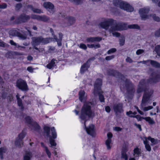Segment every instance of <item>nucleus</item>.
<instances>
[{"mask_svg":"<svg viewBox=\"0 0 160 160\" xmlns=\"http://www.w3.org/2000/svg\"><path fill=\"white\" fill-rule=\"evenodd\" d=\"M123 104L122 102H119L114 104L113 105V109L116 116H118V113L123 112Z\"/></svg>","mask_w":160,"mask_h":160,"instance_id":"8","label":"nucleus"},{"mask_svg":"<svg viewBox=\"0 0 160 160\" xmlns=\"http://www.w3.org/2000/svg\"><path fill=\"white\" fill-rule=\"evenodd\" d=\"M111 142V139H108L106 140L105 143L108 149H110L111 148V147L110 145Z\"/></svg>","mask_w":160,"mask_h":160,"instance_id":"36","label":"nucleus"},{"mask_svg":"<svg viewBox=\"0 0 160 160\" xmlns=\"http://www.w3.org/2000/svg\"><path fill=\"white\" fill-rule=\"evenodd\" d=\"M34 13L40 14L41 13H42L43 12L41 9H38V8H34L33 11Z\"/></svg>","mask_w":160,"mask_h":160,"instance_id":"44","label":"nucleus"},{"mask_svg":"<svg viewBox=\"0 0 160 160\" xmlns=\"http://www.w3.org/2000/svg\"><path fill=\"white\" fill-rule=\"evenodd\" d=\"M100 45L99 44H91V48H100Z\"/></svg>","mask_w":160,"mask_h":160,"instance_id":"47","label":"nucleus"},{"mask_svg":"<svg viewBox=\"0 0 160 160\" xmlns=\"http://www.w3.org/2000/svg\"><path fill=\"white\" fill-rule=\"evenodd\" d=\"M144 52V50H143L139 49L136 52V54L137 55H140V54Z\"/></svg>","mask_w":160,"mask_h":160,"instance_id":"51","label":"nucleus"},{"mask_svg":"<svg viewBox=\"0 0 160 160\" xmlns=\"http://www.w3.org/2000/svg\"><path fill=\"white\" fill-rule=\"evenodd\" d=\"M7 151V149L4 148H0V157L1 159H3V154L5 153Z\"/></svg>","mask_w":160,"mask_h":160,"instance_id":"34","label":"nucleus"},{"mask_svg":"<svg viewBox=\"0 0 160 160\" xmlns=\"http://www.w3.org/2000/svg\"><path fill=\"white\" fill-rule=\"evenodd\" d=\"M90 118V102H85L82 107L80 118L82 120H84L85 129L87 133L90 134V126H86V122Z\"/></svg>","mask_w":160,"mask_h":160,"instance_id":"3","label":"nucleus"},{"mask_svg":"<svg viewBox=\"0 0 160 160\" xmlns=\"http://www.w3.org/2000/svg\"><path fill=\"white\" fill-rule=\"evenodd\" d=\"M133 151L135 154H136L137 155H139L141 154L140 149H139L138 148H135Z\"/></svg>","mask_w":160,"mask_h":160,"instance_id":"42","label":"nucleus"},{"mask_svg":"<svg viewBox=\"0 0 160 160\" xmlns=\"http://www.w3.org/2000/svg\"><path fill=\"white\" fill-rule=\"evenodd\" d=\"M153 108V107L152 106H149L148 107H145L143 110L144 111H147L149 110H150Z\"/></svg>","mask_w":160,"mask_h":160,"instance_id":"59","label":"nucleus"},{"mask_svg":"<svg viewBox=\"0 0 160 160\" xmlns=\"http://www.w3.org/2000/svg\"><path fill=\"white\" fill-rule=\"evenodd\" d=\"M25 135V133L23 132H22L18 135V137L16 138L15 142L16 146L19 148L22 147L23 143V139Z\"/></svg>","mask_w":160,"mask_h":160,"instance_id":"11","label":"nucleus"},{"mask_svg":"<svg viewBox=\"0 0 160 160\" xmlns=\"http://www.w3.org/2000/svg\"><path fill=\"white\" fill-rule=\"evenodd\" d=\"M107 72L108 75L120 78L122 80H124L123 79L125 78V77L123 75L113 69H108L107 70Z\"/></svg>","mask_w":160,"mask_h":160,"instance_id":"9","label":"nucleus"},{"mask_svg":"<svg viewBox=\"0 0 160 160\" xmlns=\"http://www.w3.org/2000/svg\"><path fill=\"white\" fill-rule=\"evenodd\" d=\"M102 84V79L98 78L95 82L93 93L95 96L98 95L99 100L101 102H105V98L103 95L102 94L103 92L101 89Z\"/></svg>","mask_w":160,"mask_h":160,"instance_id":"4","label":"nucleus"},{"mask_svg":"<svg viewBox=\"0 0 160 160\" xmlns=\"http://www.w3.org/2000/svg\"><path fill=\"white\" fill-rule=\"evenodd\" d=\"M22 7V5L21 3H18L15 6V10L16 11H19Z\"/></svg>","mask_w":160,"mask_h":160,"instance_id":"40","label":"nucleus"},{"mask_svg":"<svg viewBox=\"0 0 160 160\" xmlns=\"http://www.w3.org/2000/svg\"><path fill=\"white\" fill-rule=\"evenodd\" d=\"M151 64L153 67L156 68H160V64L155 61L152 60L151 61Z\"/></svg>","mask_w":160,"mask_h":160,"instance_id":"30","label":"nucleus"},{"mask_svg":"<svg viewBox=\"0 0 160 160\" xmlns=\"http://www.w3.org/2000/svg\"><path fill=\"white\" fill-rule=\"evenodd\" d=\"M148 82H148H146L145 79L141 80L139 82L137 90L138 93L144 92L142 100L143 103H146L149 100L153 92L152 90H149Z\"/></svg>","mask_w":160,"mask_h":160,"instance_id":"2","label":"nucleus"},{"mask_svg":"<svg viewBox=\"0 0 160 160\" xmlns=\"http://www.w3.org/2000/svg\"><path fill=\"white\" fill-rule=\"evenodd\" d=\"M76 19L73 17L68 16L63 20L62 24L64 26H69L73 25L75 22Z\"/></svg>","mask_w":160,"mask_h":160,"instance_id":"13","label":"nucleus"},{"mask_svg":"<svg viewBox=\"0 0 160 160\" xmlns=\"http://www.w3.org/2000/svg\"><path fill=\"white\" fill-rule=\"evenodd\" d=\"M117 51L116 49L115 48H112L109 50L107 52V53L108 54H110L111 53H114L116 52Z\"/></svg>","mask_w":160,"mask_h":160,"instance_id":"45","label":"nucleus"},{"mask_svg":"<svg viewBox=\"0 0 160 160\" xmlns=\"http://www.w3.org/2000/svg\"><path fill=\"white\" fill-rule=\"evenodd\" d=\"M25 119L29 126H30L33 123L32 122L35 121L31 117L29 116H26L25 118Z\"/></svg>","mask_w":160,"mask_h":160,"instance_id":"26","label":"nucleus"},{"mask_svg":"<svg viewBox=\"0 0 160 160\" xmlns=\"http://www.w3.org/2000/svg\"><path fill=\"white\" fill-rule=\"evenodd\" d=\"M51 132L52 137L49 138L50 143L51 144L50 147H52L53 146H56L57 143L55 142L54 139H56L57 137V134L56 132L55 129L54 127L51 128Z\"/></svg>","mask_w":160,"mask_h":160,"instance_id":"14","label":"nucleus"},{"mask_svg":"<svg viewBox=\"0 0 160 160\" xmlns=\"http://www.w3.org/2000/svg\"><path fill=\"white\" fill-rule=\"evenodd\" d=\"M55 61L56 60L55 59H52L50 62L47 65L46 67L49 69H51L54 66L55 63Z\"/></svg>","mask_w":160,"mask_h":160,"instance_id":"29","label":"nucleus"},{"mask_svg":"<svg viewBox=\"0 0 160 160\" xmlns=\"http://www.w3.org/2000/svg\"><path fill=\"white\" fill-rule=\"evenodd\" d=\"M155 36L158 37H160V28L159 29L156 31L154 33Z\"/></svg>","mask_w":160,"mask_h":160,"instance_id":"48","label":"nucleus"},{"mask_svg":"<svg viewBox=\"0 0 160 160\" xmlns=\"http://www.w3.org/2000/svg\"><path fill=\"white\" fill-rule=\"evenodd\" d=\"M43 6L45 8L49 9L51 10L52 13H53L54 12L53 10L54 8V5L50 2H44L43 3Z\"/></svg>","mask_w":160,"mask_h":160,"instance_id":"20","label":"nucleus"},{"mask_svg":"<svg viewBox=\"0 0 160 160\" xmlns=\"http://www.w3.org/2000/svg\"><path fill=\"white\" fill-rule=\"evenodd\" d=\"M122 128L119 127H116L114 128V130L116 131H121L122 130Z\"/></svg>","mask_w":160,"mask_h":160,"instance_id":"62","label":"nucleus"},{"mask_svg":"<svg viewBox=\"0 0 160 160\" xmlns=\"http://www.w3.org/2000/svg\"><path fill=\"white\" fill-rule=\"evenodd\" d=\"M145 147L146 149H147V150L149 152H150L151 151V147L149 144L146 145V146H145Z\"/></svg>","mask_w":160,"mask_h":160,"instance_id":"58","label":"nucleus"},{"mask_svg":"<svg viewBox=\"0 0 160 160\" xmlns=\"http://www.w3.org/2000/svg\"><path fill=\"white\" fill-rule=\"evenodd\" d=\"M7 7L6 4L5 3L0 4V9H4L6 8Z\"/></svg>","mask_w":160,"mask_h":160,"instance_id":"56","label":"nucleus"},{"mask_svg":"<svg viewBox=\"0 0 160 160\" xmlns=\"http://www.w3.org/2000/svg\"><path fill=\"white\" fill-rule=\"evenodd\" d=\"M40 15H35L34 14H32L31 15L30 18L33 19H37V20L39 21Z\"/></svg>","mask_w":160,"mask_h":160,"instance_id":"37","label":"nucleus"},{"mask_svg":"<svg viewBox=\"0 0 160 160\" xmlns=\"http://www.w3.org/2000/svg\"><path fill=\"white\" fill-rule=\"evenodd\" d=\"M99 26L106 30L108 29L111 26L110 31L113 32L116 31L125 30L127 28V24L122 22H118L116 20L112 19H108L99 23Z\"/></svg>","mask_w":160,"mask_h":160,"instance_id":"1","label":"nucleus"},{"mask_svg":"<svg viewBox=\"0 0 160 160\" xmlns=\"http://www.w3.org/2000/svg\"><path fill=\"white\" fill-rule=\"evenodd\" d=\"M128 27L131 29H135L138 30L140 29V27L137 24H134L129 25Z\"/></svg>","mask_w":160,"mask_h":160,"instance_id":"31","label":"nucleus"},{"mask_svg":"<svg viewBox=\"0 0 160 160\" xmlns=\"http://www.w3.org/2000/svg\"><path fill=\"white\" fill-rule=\"evenodd\" d=\"M79 99L80 101L82 102L86 99V96L85 93L84 91L81 90L79 92Z\"/></svg>","mask_w":160,"mask_h":160,"instance_id":"23","label":"nucleus"},{"mask_svg":"<svg viewBox=\"0 0 160 160\" xmlns=\"http://www.w3.org/2000/svg\"><path fill=\"white\" fill-rule=\"evenodd\" d=\"M158 55L160 56V45H158L156 46L155 49Z\"/></svg>","mask_w":160,"mask_h":160,"instance_id":"38","label":"nucleus"},{"mask_svg":"<svg viewBox=\"0 0 160 160\" xmlns=\"http://www.w3.org/2000/svg\"><path fill=\"white\" fill-rule=\"evenodd\" d=\"M39 21L44 22H49L50 21L49 17L46 15L40 16Z\"/></svg>","mask_w":160,"mask_h":160,"instance_id":"24","label":"nucleus"},{"mask_svg":"<svg viewBox=\"0 0 160 160\" xmlns=\"http://www.w3.org/2000/svg\"><path fill=\"white\" fill-rule=\"evenodd\" d=\"M102 39V38L100 37H91V42H100Z\"/></svg>","mask_w":160,"mask_h":160,"instance_id":"33","label":"nucleus"},{"mask_svg":"<svg viewBox=\"0 0 160 160\" xmlns=\"http://www.w3.org/2000/svg\"><path fill=\"white\" fill-rule=\"evenodd\" d=\"M105 109L106 111L108 113H109L111 111V108L109 106H106Z\"/></svg>","mask_w":160,"mask_h":160,"instance_id":"64","label":"nucleus"},{"mask_svg":"<svg viewBox=\"0 0 160 160\" xmlns=\"http://www.w3.org/2000/svg\"><path fill=\"white\" fill-rule=\"evenodd\" d=\"M41 36L33 37L32 38L31 43L32 45L38 46L39 45L41 42Z\"/></svg>","mask_w":160,"mask_h":160,"instance_id":"19","label":"nucleus"},{"mask_svg":"<svg viewBox=\"0 0 160 160\" xmlns=\"http://www.w3.org/2000/svg\"><path fill=\"white\" fill-rule=\"evenodd\" d=\"M17 36L22 40H25L27 38V36L26 35H23L20 33H18Z\"/></svg>","mask_w":160,"mask_h":160,"instance_id":"39","label":"nucleus"},{"mask_svg":"<svg viewBox=\"0 0 160 160\" xmlns=\"http://www.w3.org/2000/svg\"><path fill=\"white\" fill-rule=\"evenodd\" d=\"M152 18H153V20L157 22H160V18L158 16H157L155 14H154L152 16Z\"/></svg>","mask_w":160,"mask_h":160,"instance_id":"41","label":"nucleus"},{"mask_svg":"<svg viewBox=\"0 0 160 160\" xmlns=\"http://www.w3.org/2000/svg\"><path fill=\"white\" fill-rule=\"evenodd\" d=\"M121 158L125 160H128V157L126 153H121Z\"/></svg>","mask_w":160,"mask_h":160,"instance_id":"49","label":"nucleus"},{"mask_svg":"<svg viewBox=\"0 0 160 160\" xmlns=\"http://www.w3.org/2000/svg\"><path fill=\"white\" fill-rule=\"evenodd\" d=\"M123 88L126 90L127 98L132 99L134 96L135 89L133 84L129 79H126L124 81Z\"/></svg>","mask_w":160,"mask_h":160,"instance_id":"5","label":"nucleus"},{"mask_svg":"<svg viewBox=\"0 0 160 160\" xmlns=\"http://www.w3.org/2000/svg\"><path fill=\"white\" fill-rule=\"evenodd\" d=\"M115 57V55H112L111 56H107L105 58V60L107 61H109L110 60L112 59L113 58H114Z\"/></svg>","mask_w":160,"mask_h":160,"instance_id":"46","label":"nucleus"},{"mask_svg":"<svg viewBox=\"0 0 160 160\" xmlns=\"http://www.w3.org/2000/svg\"><path fill=\"white\" fill-rule=\"evenodd\" d=\"M151 76L152 78L148 80V82L152 80L154 82H157L160 80V73L154 72L151 73Z\"/></svg>","mask_w":160,"mask_h":160,"instance_id":"17","label":"nucleus"},{"mask_svg":"<svg viewBox=\"0 0 160 160\" xmlns=\"http://www.w3.org/2000/svg\"><path fill=\"white\" fill-rule=\"evenodd\" d=\"M112 35L113 36H115L116 37H119L120 36V34L118 32H114L112 33Z\"/></svg>","mask_w":160,"mask_h":160,"instance_id":"63","label":"nucleus"},{"mask_svg":"<svg viewBox=\"0 0 160 160\" xmlns=\"http://www.w3.org/2000/svg\"><path fill=\"white\" fill-rule=\"evenodd\" d=\"M95 127L93 124L91 125V136L92 137H95L96 135Z\"/></svg>","mask_w":160,"mask_h":160,"instance_id":"28","label":"nucleus"},{"mask_svg":"<svg viewBox=\"0 0 160 160\" xmlns=\"http://www.w3.org/2000/svg\"><path fill=\"white\" fill-rule=\"evenodd\" d=\"M16 86L19 89L23 91H27L29 90L26 82L21 78L17 80Z\"/></svg>","mask_w":160,"mask_h":160,"instance_id":"7","label":"nucleus"},{"mask_svg":"<svg viewBox=\"0 0 160 160\" xmlns=\"http://www.w3.org/2000/svg\"><path fill=\"white\" fill-rule=\"evenodd\" d=\"M32 157V154L30 152L26 151L24 157V160H30Z\"/></svg>","mask_w":160,"mask_h":160,"instance_id":"25","label":"nucleus"},{"mask_svg":"<svg viewBox=\"0 0 160 160\" xmlns=\"http://www.w3.org/2000/svg\"><path fill=\"white\" fill-rule=\"evenodd\" d=\"M10 42L12 45L15 46L18 49H19V47H20V45H18L16 43L14 42L12 40H10Z\"/></svg>","mask_w":160,"mask_h":160,"instance_id":"43","label":"nucleus"},{"mask_svg":"<svg viewBox=\"0 0 160 160\" xmlns=\"http://www.w3.org/2000/svg\"><path fill=\"white\" fill-rule=\"evenodd\" d=\"M125 38L124 37H121L119 39V44L120 46H123L125 44Z\"/></svg>","mask_w":160,"mask_h":160,"instance_id":"35","label":"nucleus"},{"mask_svg":"<svg viewBox=\"0 0 160 160\" xmlns=\"http://www.w3.org/2000/svg\"><path fill=\"white\" fill-rule=\"evenodd\" d=\"M79 47L84 50L86 49L87 48L86 45L85 44L83 43H81L80 44Z\"/></svg>","mask_w":160,"mask_h":160,"instance_id":"55","label":"nucleus"},{"mask_svg":"<svg viewBox=\"0 0 160 160\" xmlns=\"http://www.w3.org/2000/svg\"><path fill=\"white\" fill-rule=\"evenodd\" d=\"M29 127L33 132L37 133L40 135L42 134V129L40 126L35 121Z\"/></svg>","mask_w":160,"mask_h":160,"instance_id":"12","label":"nucleus"},{"mask_svg":"<svg viewBox=\"0 0 160 160\" xmlns=\"http://www.w3.org/2000/svg\"><path fill=\"white\" fill-rule=\"evenodd\" d=\"M43 131H42V134L45 138H49L52 137L51 128L47 126H44L43 127Z\"/></svg>","mask_w":160,"mask_h":160,"instance_id":"15","label":"nucleus"},{"mask_svg":"<svg viewBox=\"0 0 160 160\" xmlns=\"http://www.w3.org/2000/svg\"><path fill=\"white\" fill-rule=\"evenodd\" d=\"M45 150L48 157L50 158L51 155V153L48 149L47 147H45Z\"/></svg>","mask_w":160,"mask_h":160,"instance_id":"52","label":"nucleus"},{"mask_svg":"<svg viewBox=\"0 0 160 160\" xmlns=\"http://www.w3.org/2000/svg\"><path fill=\"white\" fill-rule=\"evenodd\" d=\"M128 150L126 146H123L122 148L121 153H126Z\"/></svg>","mask_w":160,"mask_h":160,"instance_id":"53","label":"nucleus"},{"mask_svg":"<svg viewBox=\"0 0 160 160\" xmlns=\"http://www.w3.org/2000/svg\"><path fill=\"white\" fill-rule=\"evenodd\" d=\"M19 94L18 93L16 95V97L17 100V102L18 105L21 107V109H23V107L22 102L21 99L19 97Z\"/></svg>","mask_w":160,"mask_h":160,"instance_id":"27","label":"nucleus"},{"mask_svg":"<svg viewBox=\"0 0 160 160\" xmlns=\"http://www.w3.org/2000/svg\"><path fill=\"white\" fill-rule=\"evenodd\" d=\"M90 60L88 59L86 62L84 63L80 69V73L81 74H83L86 71L88 70L90 67Z\"/></svg>","mask_w":160,"mask_h":160,"instance_id":"18","label":"nucleus"},{"mask_svg":"<svg viewBox=\"0 0 160 160\" xmlns=\"http://www.w3.org/2000/svg\"><path fill=\"white\" fill-rule=\"evenodd\" d=\"M30 18V16L23 13L21 14L15 20L16 23L18 24L28 22Z\"/></svg>","mask_w":160,"mask_h":160,"instance_id":"10","label":"nucleus"},{"mask_svg":"<svg viewBox=\"0 0 160 160\" xmlns=\"http://www.w3.org/2000/svg\"><path fill=\"white\" fill-rule=\"evenodd\" d=\"M134 125L136 126L137 128H138L140 131H141L142 130V129L141 128V126L139 124H137L136 123H134Z\"/></svg>","mask_w":160,"mask_h":160,"instance_id":"61","label":"nucleus"},{"mask_svg":"<svg viewBox=\"0 0 160 160\" xmlns=\"http://www.w3.org/2000/svg\"><path fill=\"white\" fill-rule=\"evenodd\" d=\"M62 37L63 34L61 32L59 33V39L57 38L56 36H54V39H55L56 41L57 42V44L58 46H60L62 45L61 42L62 40Z\"/></svg>","mask_w":160,"mask_h":160,"instance_id":"21","label":"nucleus"},{"mask_svg":"<svg viewBox=\"0 0 160 160\" xmlns=\"http://www.w3.org/2000/svg\"><path fill=\"white\" fill-rule=\"evenodd\" d=\"M113 5L117 7L120 8L128 12H132L134 10L133 8L127 2L119 0H113Z\"/></svg>","mask_w":160,"mask_h":160,"instance_id":"6","label":"nucleus"},{"mask_svg":"<svg viewBox=\"0 0 160 160\" xmlns=\"http://www.w3.org/2000/svg\"><path fill=\"white\" fill-rule=\"evenodd\" d=\"M52 38H44L42 36H41V42L43 44H46L52 41Z\"/></svg>","mask_w":160,"mask_h":160,"instance_id":"22","label":"nucleus"},{"mask_svg":"<svg viewBox=\"0 0 160 160\" xmlns=\"http://www.w3.org/2000/svg\"><path fill=\"white\" fill-rule=\"evenodd\" d=\"M126 61L127 62H128L130 63H132L133 62L132 60L129 57H128L126 58Z\"/></svg>","mask_w":160,"mask_h":160,"instance_id":"57","label":"nucleus"},{"mask_svg":"<svg viewBox=\"0 0 160 160\" xmlns=\"http://www.w3.org/2000/svg\"><path fill=\"white\" fill-rule=\"evenodd\" d=\"M55 50V48L54 47H50L48 49V52H49L52 53V52Z\"/></svg>","mask_w":160,"mask_h":160,"instance_id":"60","label":"nucleus"},{"mask_svg":"<svg viewBox=\"0 0 160 160\" xmlns=\"http://www.w3.org/2000/svg\"><path fill=\"white\" fill-rule=\"evenodd\" d=\"M11 54L13 55H17V56H20L22 55L23 54L22 53H20L19 52H12L11 53Z\"/></svg>","mask_w":160,"mask_h":160,"instance_id":"50","label":"nucleus"},{"mask_svg":"<svg viewBox=\"0 0 160 160\" xmlns=\"http://www.w3.org/2000/svg\"><path fill=\"white\" fill-rule=\"evenodd\" d=\"M143 119L145 120L146 121L148 122L150 124H153L155 123L154 121L150 117H145Z\"/></svg>","mask_w":160,"mask_h":160,"instance_id":"32","label":"nucleus"},{"mask_svg":"<svg viewBox=\"0 0 160 160\" xmlns=\"http://www.w3.org/2000/svg\"><path fill=\"white\" fill-rule=\"evenodd\" d=\"M149 10V9L148 8H142L139 9V13L141 20H145L148 18V14Z\"/></svg>","mask_w":160,"mask_h":160,"instance_id":"16","label":"nucleus"},{"mask_svg":"<svg viewBox=\"0 0 160 160\" xmlns=\"http://www.w3.org/2000/svg\"><path fill=\"white\" fill-rule=\"evenodd\" d=\"M13 96L11 94H9L7 97L8 100V101H9L10 102L12 101V100L13 99Z\"/></svg>","mask_w":160,"mask_h":160,"instance_id":"54","label":"nucleus"}]
</instances>
